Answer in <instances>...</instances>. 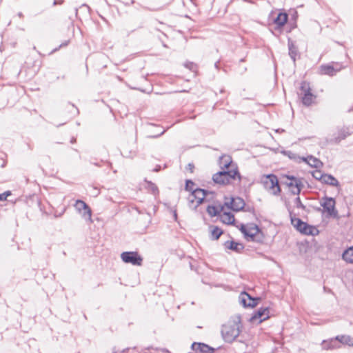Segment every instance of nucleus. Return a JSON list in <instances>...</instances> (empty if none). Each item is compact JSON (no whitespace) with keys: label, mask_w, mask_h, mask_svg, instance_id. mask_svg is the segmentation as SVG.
Wrapping results in <instances>:
<instances>
[{"label":"nucleus","mask_w":353,"mask_h":353,"mask_svg":"<svg viewBox=\"0 0 353 353\" xmlns=\"http://www.w3.org/2000/svg\"><path fill=\"white\" fill-rule=\"evenodd\" d=\"M241 321L240 316H236L221 327V335L227 343H232L240 334Z\"/></svg>","instance_id":"obj_1"},{"label":"nucleus","mask_w":353,"mask_h":353,"mask_svg":"<svg viewBox=\"0 0 353 353\" xmlns=\"http://www.w3.org/2000/svg\"><path fill=\"white\" fill-rule=\"evenodd\" d=\"M236 178L241 181V176L237 167L231 170H221L212 176V180L215 183L223 185L229 184L231 180H235Z\"/></svg>","instance_id":"obj_2"},{"label":"nucleus","mask_w":353,"mask_h":353,"mask_svg":"<svg viewBox=\"0 0 353 353\" xmlns=\"http://www.w3.org/2000/svg\"><path fill=\"white\" fill-rule=\"evenodd\" d=\"M261 183L263 187L274 196H279L281 192V188L277 176L274 174L263 176Z\"/></svg>","instance_id":"obj_3"},{"label":"nucleus","mask_w":353,"mask_h":353,"mask_svg":"<svg viewBox=\"0 0 353 353\" xmlns=\"http://www.w3.org/2000/svg\"><path fill=\"white\" fill-rule=\"evenodd\" d=\"M210 193L212 192L205 189L195 188L188 197L189 206L196 210L204 201L206 196Z\"/></svg>","instance_id":"obj_4"},{"label":"nucleus","mask_w":353,"mask_h":353,"mask_svg":"<svg viewBox=\"0 0 353 353\" xmlns=\"http://www.w3.org/2000/svg\"><path fill=\"white\" fill-rule=\"evenodd\" d=\"M283 178L286 179L283 183L289 188L290 193L299 196L304 186L303 179L293 175H284Z\"/></svg>","instance_id":"obj_5"},{"label":"nucleus","mask_w":353,"mask_h":353,"mask_svg":"<svg viewBox=\"0 0 353 353\" xmlns=\"http://www.w3.org/2000/svg\"><path fill=\"white\" fill-rule=\"evenodd\" d=\"M290 216L292 225L301 234L307 235H314V232L316 233L318 232V230L316 228L303 221L301 219L296 218L295 216H292V213L291 212H290Z\"/></svg>","instance_id":"obj_6"},{"label":"nucleus","mask_w":353,"mask_h":353,"mask_svg":"<svg viewBox=\"0 0 353 353\" xmlns=\"http://www.w3.org/2000/svg\"><path fill=\"white\" fill-rule=\"evenodd\" d=\"M300 91L299 95L304 105L308 107L314 103L316 96L312 92L309 83L303 81L300 86Z\"/></svg>","instance_id":"obj_7"},{"label":"nucleus","mask_w":353,"mask_h":353,"mask_svg":"<svg viewBox=\"0 0 353 353\" xmlns=\"http://www.w3.org/2000/svg\"><path fill=\"white\" fill-rule=\"evenodd\" d=\"M321 205L323 210L327 213V216L333 218L338 217V211L336 210V201L332 197L325 196L322 198Z\"/></svg>","instance_id":"obj_8"},{"label":"nucleus","mask_w":353,"mask_h":353,"mask_svg":"<svg viewBox=\"0 0 353 353\" xmlns=\"http://www.w3.org/2000/svg\"><path fill=\"white\" fill-rule=\"evenodd\" d=\"M121 260L125 263H130L133 265H141L143 258L137 252L126 251L121 254Z\"/></svg>","instance_id":"obj_9"},{"label":"nucleus","mask_w":353,"mask_h":353,"mask_svg":"<svg viewBox=\"0 0 353 353\" xmlns=\"http://www.w3.org/2000/svg\"><path fill=\"white\" fill-rule=\"evenodd\" d=\"M269 314L270 310L268 307H260L252 314V316L250 318V321L252 323H261L270 317Z\"/></svg>","instance_id":"obj_10"},{"label":"nucleus","mask_w":353,"mask_h":353,"mask_svg":"<svg viewBox=\"0 0 353 353\" xmlns=\"http://www.w3.org/2000/svg\"><path fill=\"white\" fill-rule=\"evenodd\" d=\"M248 232L249 235H245V238L247 241L255 242L262 241L261 238H258V234L261 232V230L257 225L254 223L249 225L248 227Z\"/></svg>","instance_id":"obj_11"},{"label":"nucleus","mask_w":353,"mask_h":353,"mask_svg":"<svg viewBox=\"0 0 353 353\" xmlns=\"http://www.w3.org/2000/svg\"><path fill=\"white\" fill-rule=\"evenodd\" d=\"M239 302L244 307H254L258 303V298H253L248 293L243 292L239 295Z\"/></svg>","instance_id":"obj_12"},{"label":"nucleus","mask_w":353,"mask_h":353,"mask_svg":"<svg viewBox=\"0 0 353 353\" xmlns=\"http://www.w3.org/2000/svg\"><path fill=\"white\" fill-rule=\"evenodd\" d=\"M225 204L228 208L235 212L242 210L245 205L244 200L239 196L235 198H231L230 201L226 202Z\"/></svg>","instance_id":"obj_13"},{"label":"nucleus","mask_w":353,"mask_h":353,"mask_svg":"<svg viewBox=\"0 0 353 353\" xmlns=\"http://www.w3.org/2000/svg\"><path fill=\"white\" fill-rule=\"evenodd\" d=\"M74 207L79 212L81 213L83 211L82 215L84 218H91V209L85 202L79 199L77 200L74 204Z\"/></svg>","instance_id":"obj_14"},{"label":"nucleus","mask_w":353,"mask_h":353,"mask_svg":"<svg viewBox=\"0 0 353 353\" xmlns=\"http://www.w3.org/2000/svg\"><path fill=\"white\" fill-rule=\"evenodd\" d=\"M191 349L200 353H214L215 349L204 343L194 342L191 345Z\"/></svg>","instance_id":"obj_15"},{"label":"nucleus","mask_w":353,"mask_h":353,"mask_svg":"<svg viewBox=\"0 0 353 353\" xmlns=\"http://www.w3.org/2000/svg\"><path fill=\"white\" fill-rule=\"evenodd\" d=\"M352 134L350 128L347 126H343L342 128H338L337 132L334 134V142L339 143L342 140Z\"/></svg>","instance_id":"obj_16"},{"label":"nucleus","mask_w":353,"mask_h":353,"mask_svg":"<svg viewBox=\"0 0 353 353\" xmlns=\"http://www.w3.org/2000/svg\"><path fill=\"white\" fill-rule=\"evenodd\" d=\"M219 165L221 169L223 170H229L230 167L234 168V165L232 164V159L230 155H222L219 157Z\"/></svg>","instance_id":"obj_17"},{"label":"nucleus","mask_w":353,"mask_h":353,"mask_svg":"<svg viewBox=\"0 0 353 353\" xmlns=\"http://www.w3.org/2000/svg\"><path fill=\"white\" fill-rule=\"evenodd\" d=\"M322 349L323 350H334L341 347V345H339V342L335 338H332L328 340H323L322 343Z\"/></svg>","instance_id":"obj_18"},{"label":"nucleus","mask_w":353,"mask_h":353,"mask_svg":"<svg viewBox=\"0 0 353 353\" xmlns=\"http://www.w3.org/2000/svg\"><path fill=\"white\" fill-rule=\"evenodd\" d=\"M288 19V15L286 12H279L277 17L274 19V23L276 26V30H280L286 23Z\"/></svg>","instance_id":"obj_19"},{"label":"nucleus","mask_w":353,"mask_h":353,"mask_svg":"<svg viewBox=\"0 0 353 353\" xmlns=\"http://www.w3.org/2000/svg\"><path fill=\"white\" fill-rule=\"evenodd\" d=\"M224 246L226 249L231 250L236 252H241L244 249V245L234 241H227L224 243Z\"/></svg>","instance_id":"obj_20"},{"label":"nucleus","mask_w":353,"mask_h":353,"mask_svg":"<svg viewBox=\"0 0 353 353\" xmlns=\"http://www.w3.org/2000/svg\"><path fill=\"white\" fill-rule=\"evenodd\" d=\"M288 46L289 50V56L295 63L296 57L299 55L298 48L295 46L294 42L290 39H288Z\"/></svg>","instance_id":"obj_21"},{"label":"nucleus","mask_w":353,"mask_h":353,"mask_svg":"<svg viewBox=\"0 0 353 353\" xmlns=\"http://www.w3.org/2000/svg\"><path fill=\"white\" fill-rule=\"evenodd\" d=\"M302 160L312 168H319L323 166V163L319 159L312 155L307 156V157H303Z\"/></svg>","instance_id":"obj_22"},{"label":"nucleus","mask_w":353,"mask_h":353,"mask_svg":"<svg viewBox=\"0 0 353 353\" xmlns=\"http://www.w3.org/2000/svg\"><path fill=\"white\" fill-rule=\"evenodd\" d=\"M320 74L332 77L336 74L334 72V65L324 64L319 68Z\"/></svg>","instance_id":"obj_23"},{"label":"nucleus","mask_w":353,"mask_h":353,"mask_svg":"<svg viewBox=\"0 0 353 353\" xmlns=\"http://www.w3.org/2000/svg\"><path fill=\"white\" fill-rule=\"evenodd\" d=\"M321 183L334 187L339 186V182L338 180L334 176L329 174H325Z\"/></svg>","instance_id":"obj_24"},{"label":"nucleus","mask_w":353,"mask_h":353,"mask_svg":"<svg viewBox=\"0 0 353 353\" xmlns=\"http://www.w3.org/2000/svg\"><path fill=\"white\" fill-rule=\"evenodd\" d=\"M336 339L339 342V345L353 346V338L350 335H338L336 336Z\"/></svg>","instance_id":"obj_25"},{"label":"nucleus","mask_w":353,"mask_h":353,"mask_svg":"<svg viewBox=\"0 0 353 353\" xmlns=\"http://www.w3.org/2000/svg\"><path fill=\"white\" fill-rule=\"evenodd\" d=\"M342 259L347 263H353V247H350L343 252Z\"/></svg>","instance_id":"obj_26"},{"label":"nucleus","mask_w":353,"mask_h":353,"mask_svg":"<svg viewBox=\"0 0 353 353\" xmlns=\"http://www.w3.org/2000/svg\"><path fill=\"white\" fill-rule=\"evenodd\" d=\"M221 219L222 221L226 224H233L235 221L234 216L230 212H223Z\"/></svg>","instance_id":"obj_27"},{"label":"nucleus","mask_w":353,"mask_h":353,"mask_svg":"<svg viewBox=\"0 0 353 353\" xmlns=\"http://www.w3.org/2000/svg\"><path fill=\"white\" fill-rule=\"evenodd\" d=\"M223 230L218 226H214L211 230V239L212 240H217L223 234Z\"/></svg>","instance_id":"obj_28"},{"label":"nucleus","mask_w":353,"mask_h":353,"mask_svg":"<svg viewBox=\"0 0 353 353\" xmlns=\"http://www.w3.org/2000/svg\"><path fill=\"white\" fill-rule=\"evenodd\" d=\"M145 182L146 183L145 188L150 191L153 194H157L159 193V190L157 186L150 181H148L145 179Z\"/></svg>","instance_id":"obj_29"},{"label":"nucleus","mask_w":353,"mask_h":353,"mask_svg":"<svg viewBox=\"0 0 353 353\" xmlns=\"http://www.w3.org/2000/svg\"><path fill=\"white\" fill-rule=\"evenodd\" d=\"M221 210H222V208H221V210H219L217 207H216L214 205H208L207 208V212L211 216H216L218 214H219Z\"/></svg>","instance_id":"obj_30"},{"label":"nucleus","mask_w":353,"mask_h":353,"mask_svg":"<svg viewBox=\"0 0 353 353\" xmlns=\"http://www.w3.org/2000/svg\"><path fill=\"white\" fill-rule=\"evenodd\" d=\"M194 183L191 179H187L185 181V190L192 193V191H194L195 189L194 188Z\"/></svg>","instance_id":"obj_31"},{"label":"nucleus","mask_w":353,"mask_h":353,"mask_svg":"<svg viewBox=\"0 0 353 353\" xmlns=\"http://www.w3.org/2000/svg\"><path fill=\"white\" fill-rule=\"evenodd\" d=\"M325 173H323L320 170H315V171H313L312 172V176L318 180V181H320L321 182L323 180V178L325 176Z\"/></svg>","instance_id":"obj_32"},{"label":"nucleus","mask_w":353,"mask_h":353,"mask_svg":"<svg viewBox=\"0 0 353 353\" xmlns=\"http://www.w3.org/2000/svg\"><path fill=\"white\" fill-rule=\"evenodd\" d=\"M294 203H295V205L297 208H301L303 210H305V206L302 203L301 201V199L299 196H297L295 199H294Z\"/></svg>","instance_id":"obj_33"},{"label":"nucleus","mask_w":353,"mask_h":353,"mask_svg":"<svg viewBox=\"0 0 353 353\" xmlns=\"http://www.w3.org/2000/svg\"><path fill=\"white\" fill-rule=\"evenodd\" d=\"M185 67L188 68L189 70H192V71H196L197 67H196V65L195 63H194L193 62H186L185 64H184Z\"/></svg>","instance_id":"obj_34"},{"label":"nucleus","mask_w":353,"mask_h":353,"mask_svg":"<svg viewBox=\"0 0 353 353\" xmlns=\"http://www.w3.org/2000/svg\"><path fill=\"white\" fill-rule=\"evenodd\" d=\"M11 195L10 191H6L2 194H0V201H6L8 196Z\"/></svg>","instance_id":"obj_35"},{"label":"nucleus","mask_w":353,"mask_h":353,"mask_svg":"<svg viewBox=\"0 0 353 353\" xmlns=\"http://www.w3.org/2000/svg\"><path fill=\"white\" fill-rule=\"evenodd\" d=\"M239 230L243 233V234L245 235H249L248 232V227L245 225L244 224H241Z\"/></svg>","instance_id":"obj_36"},{"label":"nucleus","mask_w":353,"mask_h":353,"mask_svg":"<svg viewBox=\"0 0 353 353\" xmlns=\"http://www.w3.org/2000/svg\"><path fill=\"white\" fill-rule=\"evenodd\" d=\"M332 65H334V72L336 74L338 72H339L343 68L342 65L339 63H332Z\"/></svg>","instance_id":"obj_37"},{"label":"nucleus","mask_w":353,"mask_h":353,"mask_svg":"<svg viewBox=\"0 0 353 353\" xmlns=\"http://www.w3.org/2000/svg\"><path fill=\"white\" fill-rule=\"evenodd\" d=\"M166 131V130H163V131H161L160 133L156 134V135H150V136H148V137L150 138H152V139H156V138H158L160 136H161L162 134H163L165 133V132Z\"/></svg>","instance_id":"obj_38"},{"label":"nucleus","mask_w":353,"mask_h":353,"mask_svg":"<svg viewBox=\"0 0 353 353\" xmlns=\"http://www.w3.org/2000/svg\"><path fill=\"white\" fill-rule=\"evenodd\" d=\"M194 168V165L193 163H188V165L187 166L188 170H189L191 172H192Z\"/></svg>","instance_id":"obj_39"},{"label":"nucleus","mask_w":353,"mask_h":353,"mask_svg":"<svg viewBox=\"0 0 353 353\" xmlns=\"http://www.w3.org/2000/svg\"><path fill=\"white\" fill-rule=\"evenodd\" d=\"M80 8H85V10L88 11V12H90V8L87 4H82Z\"/></svg>","instance_id":"obj_40"},{"label":"nucleus","mask_w":353,"mask_h":353,"mask_svg":"<svg viewBox=\"0 0 353 353\" xmlns=\"http://www.w3.org/2000/svg\"><path fill=\"white\" fill-rule=\"evenodd\" d=\"M161 165H156V167L153 169V171L157 172L160 171V170H161Z\"/></svg>","instance_id":"obj_41"},{"label":"nucleus","mask_w":353,"mask_h":353,"mask_svg":"<svg viewBox=\"0 0 353 353\" xmlns=\"http://www.w3.org/2000/svg\"><path fill=\"white\" fill-rule=\"evenodd\" d=\"M63 0H59V1H57V0H54V3H53V5H57V4H61L63 3Z\"/></svg>","instance_id":"obj_42"},{"label":"nucleus","mask_w":353,"mask_h":353,"mask_svg":"<svg viewBox=\"0 0 353 353\" xmlns=\"http://www.w3.org/2000/svg\"><path fill=\"white\" fill-rule=\"evenodd\" d=\"M219 61H217V62H216V63H214V67H215L217 70H219Z\"/></svg>","instance_id":"obj_43"},{"label":"nucleus","mask_w":353,"mask_h":353,"mask_svg":"<svg viewBox=\"0 0 353 353\" xmlns=\"http://www.w3.org/2000/svg\"><path fill=\"white\" fill-rule=\"evenodd\" d=\"M68 45V41L65 42V43H63L62 44L60 45L59 48H61L62 46H65Z\"/></svg>","instance_id":"obj_44"},{"label":"nucleus","mask_w":353,"mask_h":353,"mask_svg":"<svg viewBox=\"0 0 353 353\" xmlns=\"http://www.w3.org/2000/svg\"><path fill=\"white\" fill-rule=\"evenodd\" d=\"M75 142H76V139H75V138H74V137H72V139H71V141H70V143H75Z\"/></svg>","instance_id":"obj_45"},{"label":"nucleus","mask_w":353,"mask_h":353,"mask_svg":"<svg viewBox=\"0 0 353 353\" xmlns=\"http://www.w3.org/2000/svg\"><path fill=\"white\" fill-rule=\"evenodd\" d=\"M93 165H96V166H98V167H100V164L97 162H94V163H92Z\"/></svg>","instance_id":"obj_46"},{"label":"nucleus","mask_w":353,"mask_h":353,"mask_svg":"<svg viewBox=\"0 0 353 353\" xmlns=\"http://www.w3.org/2000/svg\"><path fill=\"white\" fill-rule=\"evenodd\" d=\"M63 212H64V211H63L61 213H60V214H59V215H57V214H54V216H55V217H59V216H61L63 214Z\"/></svg>","instance_id":"obj_47"},{"label":"nucleus","mask_w":353,"mask_h":353,"mask_svg":"<svg viewBox=\"0 0 353 353\" xmlns=\"http://www.w3.org/2000/svg\"><path fill=\"white\" fill-rule=\"evenodd\" d=\"M174 219L176 220V219H177V214H176V211L174 212Z\"/></svg>","instance_id":"obj_48"},{"label":"nucleus","mask_w":353,"mask_h":353,"mask_svg":"<svg viewBox=\"0 0 353 353\" xmlns=\"http://www.w3.org/2000/svg\"><path fill=\"white\" fill-rule=\"evenodd\" d=\"M18 16H19V17H23V15L22 12H19V13H18Z\"/></svg>","instance_id":"obj_49"},{"label":"nucleus","mask_w":353,"mask_h":353,"mask_svg":"<svg viewBox=\"0 0 353 353\" xmlns=\"http://www.w3.org/2000/svg\"><path fill=\"white\" fill-rule=\"evenodd\" d=\"M129 350H130V349H129V348H127V349H125V350H123L122 351V353H125V352H128V351H129Z\"/></svg>","instance_id":"obj_50"},{"label":"nucleus","mask_w":353,"mask_h":353,"mask_svg":"<svg viewBox=\"0 0 353 353\" xmlns=\"http://www.w3.org/2000/svg\"><path fill=\"white\" fill-rule=\"evenodd\" d=\"M243 61H245V58H242L240 59V62H243Z\"/></svg>","instance_id":"obj_51"},{"label":"nucleus","mask_w":353,"mask_h":353,"mask_svg":"<svg viewBox=\"0 0 353 353\" xmlns=\"http://www.w3.org/2000/svg\"><path fill=\"white\" fill-rule=\"evenodd\" d=\"M75 12H76V15H77V13H78V9L77 8L75 9Z\"/></svg>","instance_id":"obj_52"},{"label":"nucleus","mask_w":353,"mask_h":353,"mask_svg":"<svg viewBox=\"0 0 353 353\" xmlns=\"http://www.w3.org/2000/svg\"><path fill=\"white\" fill-rule=\"evenodd\" d=\"M63 124H65V123H60L59 125H57V127H59V126H61V125H63Z\"/></svg>","instance_id":"obj_53"},{"label":"nucleus","mask_w":353,"mask_h":353,"mask_svg":"<svg viewBox=\"0 0 353 353\" xmlns=\"http://www.w3.org/2000/svg\"><path fill=\"white\" fill-rule=\"evenodd\" d=\"M246 70H247V68H244L242 72H244L245 71H246Z\"/></svg>","instance_id":"obj_54"},{"label":"nucleus","mask_w":353,"mask_h":353,"mask_svg":"<svg viewBox=\"0 0 353 353\" xmlns=\"http://www.w3.org/2000/svg\"><path fill=\"white\" fill-rule=\"evenodd\" d=\"M76 108L77 114H79V110L77 108Z\"/></svg>","instance_id":"obj_55"},{"label":"nucleus","mask_w":353,"mask_h":353,"mask_svg":"<svg viewBox=\"0 0 353 353\" xmlns=\"http://www.w3.org/2000/svg\"><path fill=\"white\" fill-rule=\"evenodd\" d=\"M109 165L110 166L112 163L110 162H108Z\"/></svg>","instance_id":"obj_56"},{"label":"nucleus","mask_w":353,"mask_h":353,"mask_svg":"<svg viewBox=\"0 0 353 353\" xmlns=\"http://www.w3.org/2000/svg\"><path fill=\"white\" fill-rule=\"evenodd\" d=\"M112 353H116V352L114 351Z\"/></svg>","instance_id":"obj_57"}]
</instances>
